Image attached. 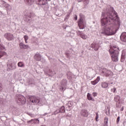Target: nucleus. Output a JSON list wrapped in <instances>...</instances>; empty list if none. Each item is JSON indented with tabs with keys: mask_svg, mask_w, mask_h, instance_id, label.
Here are the masks:
<instances>
[{
	"mask_svg": "<svg viewBox=\"0 0 126 126\" xmlns=\"http://www.w3.org/2000/svg\"><path fill=\"white\" fill-rule=\"evenodd\" d=\"M101 26L104 27L101 31L102 35L111 36L115 35L121 26V20L118 17L114 8L108 6L103 9L101 14Z\"/></svg>",
	"mask_w": 126,
	"mask_h": 126,
	"instance_id": "f257e3e1",
	"label": "nucleus"
},
{
	"mask_svg": "<svg viewBox=\"0 0 126 126\" xmlns=\"http://www.w3.org/2000/svg\"><path fill=\"white\" fill-rule=\"evenodd\" d=\"M120 49L116 46H113L110 47L109 49V53L111 56L112 60L113 62H118L119 61V52Z\"/></svg>",
	"mask_w": 126,
	"mask_h": 126,
	"instance_id": "f03ea898",
	"label": "nucleus"
},
{
	"mask_svg": "<svg viewBox=\"0 0 126 126\" xmlns=\"http://www.w3.org/2000/svg\"><path fill=\"white\" fill-rule=\"evenodd\" d=\"M16 101L18 105H24L26 103V98L21 94H18L16 98Z\"/></svg>",
	"mask_w": 126,
	"mask_h": 126,
	"instance_id": "7ed1b4c3",
	"label": "nucleus"
},
{
	"mask_svg": "<svg viewBox=\"0 0 126 126\" xmlns=\"http://www.w3.org/2000/svg\"><path fill=\"white\" fill-rule=\"evenodd\" d=\"M37 1L38 4L40 5L44 10H47L49 5L47 4V0H37Z\"/></svg>",
	"mask_w": 126,
	"mask_h": 126,
	"instance_id": "20e7f679",
	"label": "nucleus"
},
{
	"mask_svg": "<svg viewBox=\"0 0 126 126\" xmlns=\"http://www.w3.org/2000/svg\"><path fill=\"white\" fill-rule=\"evenodd\" d=\"M67 86V81L66 79H64L61 82V86L60 87V90L61 92H63L66 89Z\"/></svg>",
	"mask_w": 126,
	"mask_h": 126,
	"instance_id": "39448f33",
	"label": "nucleus"
},
{
	"mask_svg": "<svg viewBox=\"0 0 126 126\" xmlns=\"http://www.w3.org/2000/svg\"><path fill=\"white\" fill-rule=\"evenodd\" d=\"M78 26L80 29H84L86 26V23L84 22V17L80 16V20L78 22Z\"/></svg>",
	"mask_w": 126,
	"mask_h": 126,
	"instance_id": "423d86ee",
	"label": "nucleus"
},
{
	"mask_svg": "<svg viewBox=\"0 0 126 126\" xmlns=\"http://www.w3.org/2000/svg\"><path fill=\"white\" fill-rule=\"evenodd\" d=\"M101 75H105L108 77L110 76V75H113V72L111 71V70H107L106 68H103L101 72Z\"/></svg>",
	"mask_w": 126,
	"mask_h": 126,
	"instance_id": "0eeeda50",
	"label": "nucleus"
},
{
	"mask_svg": "<svg viewBox=\"0 0 126 126\" xmlns=\"http://www.w3.org/2000/svg\"><path fill=\"white\" fill-rule=\"evenodd\" d=\"M29 99H30L31 102L33 103V104H39L40 102V99L39 97H37L35 96H30L29 97Z\"/></svg>",
	"mask_w": 126,
	"mask_h": 126,
	"instance_id": "6e6552de",
	"label": "nucleus"
},
{
	"mask_svg": "<svg viewBox=\"0 0 126 126\" xmlns=\"http://www.w3.org/2000/svg\"><path fill=\"white\" fill-rule=\"evenodd\" d=\"M4 37L8 41H12L13 39V34L11 33H6L4 34Z\"/></svg>",
	"mask_w": 126,
	"mask_h": 126,
	"instance_id": "1a4fd4ad",
	"label": "nucleus"
},
{
	"mask_svg": "<svg viewBox=\"0 0 126 126\" xmlns=\"http://www.w3.org/2000/svg\"><path fill=\"white\" fill-rule=\"evenodd\" d=\"M76 33H77V35H78V36H80L81 37V38H82V39H83V40H86V39H87V38H88L87 35H86V34L83 33V32H82L78 31L76 32Z\"/></svg>",
	"mask_w": 126,
	"mask_h": 126,
	"instance_id": "9d476101",
	"label": "nucleus"
},
{
	"mask_svg": "<svg viewBox=\"0 0 126 126\" xmlns=\"http://www.w3.org/2000/svg\"><path fill=\"white\" fill-rule=\"evenodd\" d=\"M80 114L82 117H88V111L86 109H82L80 112Z\"/></svg>",
	"mask_w": 126,
	"mask_h": 126,
	"instance_id": "9b49d317",
	"label": "nucleus"
},
{
	"mask_svg": "<svg viewBox=\"0 0 126 126\" xmlns=\"http://www.w3.org/2000/svg\"><path fill=\"white\" fill-rule=\"evenodd\" d=\"M91 47L94 50V51H98L99 49V44L96 43L95 42H93L91 44Z\"/></svg>",
	"mask_w": 126,
	"mask_h": 126,
	"instance_id": "f8f14e48",
	"label": "nucleus"
},
{
	"mask_svg": "<svg viewBox=\"0 0 126 126\" xmlns=\"http://www.w3.org/2000/svg\"><path fill=\"white\" fill-rule=\"evenodd\" d=\"M120 38L121 41L122 42H124V43H126V32H123L121 36H120Z\"/></svg>",
	"mask_w": 126,
	"mask_h": 126,
	"instance_id": "ddd939ff",
	"label": "nucleus"
},
{
	"mask_svg": "<svg viewBox=\"0 0 126 126\" xmlns=\"http://www.w3.org/2000/svg\"><path fill=\"white\" fill-rule=\"evenodd\" d=\"M34 59L37 62H40V61L42 60V57L41 56V55H40L38 53H36L34 55Z\"/></svg>",
	"mask_w": 126,
	"mask_h": 126,
	"instance_id": "4468645a",
	"label": "nucleus"
},
{
	"mask_svg": "<svg viewBox=\"0 0 126 126\" xmlns=\"http://www.w3.org/2000/svg\"><path fill=\"white\" fill-rule=\"evenodd\" d=\"M26 19L25 20L26 22H31L32 20V14H30L28 16H26Z\"/></svg>",
	"mask_w": 126,
	"mask_h": 126,
	"instance_id": "2eb2a0df",
	"label": "nucleus"
},
{
	"mask_svg": "<svg viewBox=\"0 0 126 126\" xmlns=\"http://www.w3.org/2000/svg\"><path fill=\"white\" fill-rule=\"evenodd\" d=\"M19 46L20 49H24V50L29 49V46L28 45H25L23 43H20Z\"/></svg>",
	"mask_w": 126,
	"mask_h": 126,
	"instance_id": "dca6fc26",
	"label": "nucleus"
},
{
	"mask_svg": "<svg viewBox=\"0 0 126 126\" xmlns=\"http://www.w3.org/2000/svg\"><path fill=\"white\" fill-rule=\"evenodd\" d=\"M100 76H98L95 80L94 81H91V83L92 84V85H96L97 83H98L100 81Z\"/></svg>",
	"mask_w": 126,
	"mask_h": 126,
	"instance_id": "f3484780",
	"label": "nucleus"
},
{
	"mask_svg": "<svg viewBox=\"0 0 126 126\" xmlns=\"http://www.w3.org/2000/svg\"><path fill=\"white\" fill-rule=\"evenodd\" d=\"M101 86L102 88H107V87L109 86V84L106 82H101Z\"/></svg>",
	"mask_w": 126,
	"mask_h": 126,
	"instance_id": "a211bd4d",
	"label": "nucleus"
},
{
	"mask_svg": "<svg viewBox=\"0 0 126 126\" xmlns=\"http://www.w3.org/2000/svg\"><path fill=\"white\" fill-rule=\"evenodd\" d=\"M7 66L8 67L9 69H14V68H15V64H13V63H9V64H7Z\"/></svg>",
	"mask_w": 126,
	"mask_h": 126,
	"instance_id": "6ab92c4d",
	"label": "nucleus"
},
{
	"mask_svg": "<svg viewBox=\"0 0 126 126\" xmlns=\"http://www.w3.org/2000/svg\"><path fill=\"white\" fill-rule=\"evenodd\" d=\"M32 122H33V124H39V122H40V121L39 120H38V119H32L30 121H28V123H32Z\"/></svg>",
	"mask_w": 126,
	"mask_h": 126,
	"instance_id": "aec40b11",
	"label": "nucleus"
},
{
	"mask_svg": "<svg viewBox=\"0 0 126 126\" xmlns=\"http://www.w3.org/2000/svg\"><path fill=\"white\" fill-rule=\"evenodd\" d=\"M0 4H2L4 7H8L9 6V5L6 3V2L3 1V0H1L0 1Z\"/></svg>",
	"mask_w": 126,
	"mask_h": 126,
	"instance_id": "412c9836",
	"label": "nucleus"
},
{
	"mask_svg": "<svg viewBox=\"0 0 126 126\" xmlns=\"http://www.w3.org/2000/svg\"><path fill=\"white\" fill-rule=\"evenodd\" d=\"M25 1L27 4L29 5H31L32 3L34 2V0H25Z\"/></svg>",
	"mask_w": 126,
	"mask_h": 126,
	"instance_id": "4be33fe9",
	"label": "nucleus"
},
{
	"mask_svg": "<svg viewBox=\"0 0 126 126\" xmlns=\"http://www.w3.org/2000/svg\"><path fill=\"white\" fill-rule=\"evenodd\" d=\"M58 110L60 111V113H64V112H65V108L63 106L60 107Z\"/></svg>",
	"mask_w": 126,
	"mask_h": 126,
	"instance_id": "5701e85b",
	"label": "nucleus"
},
{
	"mask_svg": "<svg viewBox=\"0 0 126 126\" xmlns=\"http://www.w3.org/2000/svg\"><path fill=\"white\" fill-rule=\"evenodd\" d=\"M65 55L66 56V58H68L69 59L70 57H72V53H70L69 51H67V52L65 53Z\"/></svg>",
	"mask_w": 126,
	"mask_h": 126,
	"instance_id": "b1692460",
	"label": "nucleus"
},
{
	"mask_svg": "<svg viewBox=\"0 0 126 126\" xmlns=\"http://www.w3.org/2000/svg\"><path fill=\"white\" fill-rule=\"evenodd\" d=\"M18 66H19V67H24L25 65L23 62H20L18 63Z\"/></svg>",
	"mask_w": 126,
	"mask_h": 126,
	"instance_id": "393cba45",
	"label": "nucleus"
},
{
	"mask_svg": "<svg viewBox=\"0 0 126 126\" xmlns=\"http://www.w3.org/2000/svg\"><path fill=\"white\" fill-rule=\"evenodd\" d=\"M72 105H73V103L72 101H69L66 105V107L69 108V109H70V108L72 107Z\"/></svg>",
	"mask_w": 126,
	"mask_h": 126,
	"instance_id": "a878e982",
	"label": "nucleus"
},
{
	"mask_svg": "<svg viewBox=\"0 0 126 126\" xmlns=\"http://www.w3.org/2000/svg\"><path fill=\"white\" fill-rule=\"evenodd\" d=\"M114 100L115 102H119L121 100V97L119 95H116L114 97Z\"/></svg>",
	"mask_w": 126,
	"mask_h": 126,
	"instance_id": "bb28decb",
	"label": "nucleus"
},
{
	"mask_svg": "<svg viewBox=\"0 0 126 126\" xmlns=\"http://www.w3.org/2000/svg\"><path fill=\"white\" fill-rule=\"evenodd\" d=\"M87 97H88V100H89L90 101L93 100V98H92V96H91V94H90L89 93L88 94Z\"/></svg>",
	"mask_w": 126,
	"mask_h": 126,
	"instance_id": "cd10ccee",
	"label": "nucleus"
},
{
	"mask_svg": "<svg viewBox=\"0 0 126 126\" xmlns=\"http://www.w3.org/2000/svg\"><path fill=\"white\" fill-rule=\"evenodd\" d=\"M108 122H109V120L108 118H105L104 119V126H108Z\"/></svg>",
	"mask_w": 126,
	"mask_h": 126,
	"instance_id": "c85d7f7f",
	"label": "nucleus"
},
{
	"mask_svg": "<svg viewBox=\"0 0 126 126\" xmlns=\"http://www.w3.org/2000/svg\"><path fill=\"white\" fill-rule=\"evenodd\" d=\"M4 55H6V53L3 51H0V59L2 57H3Z\"/></svg>",
	"mask_w": 126,
	"mask_h": 126,
	"instance_id": "c756f323",
	"label": "nucleus"
},
{
	"mask_svg": "<svg viewBox=\"0 0 126 126\" xmlns=\"http://www.w3.org/2000/svg\"><path fill=\"white\" fill-rule=\"evenodd\" d=\"M77 1H78V2H81V1H86V4H88V3H89V0H77Z\"/></svg>",
	"mask_w": 126,
	"mask_h": 126,
	"instance_id": "7c9ffc66",
	"label": "nucleus"
},
{
	"mask_svg": "<svg viewBox=\"0 0 126 126\" xmlns=\"http://www.w3.org/2000/svg\"><path fill=\"white\" fill-rule=\"evenodd\" d=\"M59 113H61L60 112V111L59 110V109H57L56 111H55L53 113V115H58V114H59Z\"/></svg>",
	"mask_w": 126,
	"mask_h": 126,
	"instance_id": "2f4dec72",
	"label": "nucleus"
},
{
	"mask_svg": "<svg viewBox=\"0 0 126 126\" xmlns=\"http://www.w3.org/2000/svg\"><path fill=\"white\" fill-rule=\"evenodd\" d=\"M126 60V56H124L123 54L121 56V62H124Z\"/></svg>",
	"mask_w": 126,
	"mask_h": 126,
	"instance_id": "473e14b6",
	"label": "nucleus"
},
{
	"mask_svg": "<svg viewBox=\"0 0 126 126\" xmlns=\"http://www.w3.org/2000/svg\"><path fill=\"white\" fill-rule=\"evenodd\" d=\"M111 91L112 92H113L114 93H116V92H117V89L116 88H114L113 89H111Z\"/></svg>",
	"mask_w": 126,
	"mask_h": 126,
	"instance_id": "72a5a7b5",
	"label": "nucleus"
},
{
	"mask_svg": "<svg viewBox=\"0 0 126 126\" xmlns=\"http://www.w3.org/2000/svg\"><path fill=\"white\" fill-rule=\"evenodd\" d=\"M4 49V47H3V45L0 43V51H2Z\"/></svg>",
	"mask_w": 126,
	"mask_h": 126,
	"instance_id": "f704fd0d",
	"label": "nucleus"
},
{
	"mask_svg": "<svg viewBox=\"0 0 126 126\" xmlns=\"http://www.w3.org/2000/svg\"><path fill=\"white\" fill-rule=\"evenodd\" d=\"M99 118V115L98 114V113H96V116H95V121L96 122H98V118Z\"/></svg>",
	"mask_w": 126,
	"mask_h": 126,
	"instance_id": "c9c22d12",
	"label": "nucleus"
},
{
	"mask_svg": "<svg viewBox=\"0 0 126 126\" xmlns=\"http://www.w3.org/2000/svg\"><path fill=\"white\" fill-rule=\"evenodd\" d=\"M24 39L25 40V41H28V36L27 35H25L24 36Z\"/></svg>",
	"mask_w": 126,
	"mask_h": 126,
	"instance_id": "e433bc0d",
	"label": "nucleus"
},
{
	"mask_svg": "<svg viewBox=\"0 0 126 126\" xmlns=\"http://www.w3.org/2000/svg\"><path fill=\"white\" fill-rule=\"evenodd\" d=\"M93 96H94V97H96V96H97V95H98V94L96 93H93Z\"/></svg>",
	"mask_w": 126,
	"mask_h": 126,
	"instance_id": "4c0bfd02",
	"label": "nucleus"
},
{
	"mask_svg": "<svg viewBox=\"0 0 126 126\" xmlns=\"http://www.w3.org/2000/svg\"><path fill=\"white\" fill-rule=\"evenodd\" d=\"M119 122H120V116H118L117 119V123L119 124Z\"/></svg>",
	"mask_w": 126,
	"mask_h": 126,
	"instance_id": "58836bf2",
	"label": "nucleus"
},
{
	"mask_svg": "<svg viewBox=\"0 0 126 126\" xmlns=\"http://www.w3.org/2000/svg\"><path fill=\"white\" fill-rule=\"evenodd\" d=\"M67 19H68V15H67V16H66L64 18V21H66V20H67Z\"/></svg>",
	"mask_w": 126,
	"mask_h": 126,
	"instance_id": "ea45409f",
	"label": "nucleus"
},
{
	"mask_svg": "<svg viewBox=\"0 0 126 126\" xmlns=\"http://www.w3.org/2000/svg\"><path fill=\"white\" fill-rule=\"evenodd\" d=\"M55 15H56L57 16H60V14L57 13V12H55Z\"/></svg>",
	"mask_w": 126,
	"mask_h": 126,
	"instance_id": "a19ab883",
	"label": "nucleus"
},
{
	"mask_svg": "<svg viewBox=\"0 0 126 126\" xmlns=\"http://www.w3.org/2000/svg\"><path fill=\"white\" fill-rule=\"evenodd\" d=\"M47 115H48V113H46L44 114H43V116H47Z\"/></svg>",
	"mask_w": 126,
	"mask_h": 126,
	"instance_id": "79ce46f5",
	"label": "nucleus"
},
{
	"mask_svg": "<svg viewBox=\"0 0 126 126\" xmlns=\"http://www.w3.org/2000/svg\"><path fill=\"white\" fill-rule=\"evenodd\" d=\"M75 20H77V16H76V17H75Z\"/></svg>",
	"mask_w": 126,
	"mask_h": 126,
	"instance_id": "37998d69",
	"label": "nucleus"
},
{
	"mask_svg": "<svg viewBox=\"0 0 126 126\" xmlns=\"http://www.w3.org/2000/svg\"><path fill=\"white\" fill-rule=\"evenodd\" d=\"M51 1V0H46L47 3H48V1Z\"/></svg>",
	"mask_w": 126,
	"mask_h": 126,
	"instance_id": "c03bdc74",
	"label": "nucleus"
},
{
	"mask_svg": "<svg viewBox=\"0 0 126 126\" xmlns=\"http://www.w3.org/2000/svg\"><path fill=\"white\" fill-rule=\"evenodd\" d=\"M26 43H28V42L27 41H25Z\"/></svg>",
	"mask_w": 126,
	"mask_h": 126,
	"instance_id": "a18cd8bd",
	"label": "nucleus"
},
{
	"mask_svg": "<svg viewBox=\"0 0 126 126\" xmlns=\"http://www.w3.org/2000/svg\"><path fill=\"white\" fill-rule=\"evenodd\" d=\"M111 84H113V83H111Z\"/></svg>",
	"mask_w": 126,
	"mask_h": 126,
	"instance_id": "49530a36",
	"label": "nucleus"
}]
</instances>
